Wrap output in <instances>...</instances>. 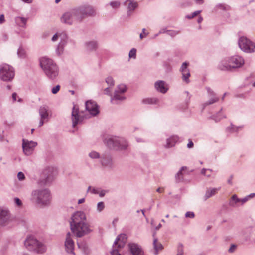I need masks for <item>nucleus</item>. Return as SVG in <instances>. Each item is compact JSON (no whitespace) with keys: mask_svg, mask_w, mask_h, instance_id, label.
I'll use <instances>...</instances> for the list:
<instances>
[{"mask_svg":"<svg viewBox=\"0 0 255 255\" xmlns=\"http://www.w3.org/2000/svg\"><path fill=\"white\" fill-rule=\"evenodd\" d=\"M11 221V217L9 210L6 208L0 206V224L2 226H6Z\"/></svg>","mask_w":255,"mask_h":255,"instance_id":"nucleus-17","label":"nucleus"},{"mask_svg":"<svg viewBox=\"0 0 255 255\" xmlns=\"http://www.w3.org/2000/svg\"><path fill=\"white\" fill-rule=\"evenodd\" d=\"M207 169H206V168H203L202 170H201V173L202 174V175H206V172H208L207 171Z\"/></svg>","mask_w":255,"mask_h":255,"instance_id":"nucleus-59","label":"nucleus"},{"mask_svg":"<svg viewBox=\"0 0 255 255\" xmlns=\"http://www.w3.org/2000/svg\"><path fill=\"white\" fill-rule=\"evenodd\" d=\"M128 237L125 234H121L117 236L116 240L114 241L113 247L115 246V247L118 248H122L124 247L126 243L127 242Z\"/></svg>","mask_w":255,"mask_h":255,"instance_id":"nucleus-21","label":"nucleus"},{"mask_svg":"<svg viewBox=\"0 0 255 255\" xmlns=\"http://www.w3.org/2000/svg\"><path fill=\"white\" fill-rule=\"evenodd\" d=\"M87 222L85 213L81 211L74 212L71 217L70 221L71 230Z\"/></svg>","mask_w":255,"mask_h":255,"instance_id":"nucleus-10","label":"nucleus"},{"mask_svg":"<svg viewBox=\"0 0 255 255\" xmlns=\"http://www.w3.org/2000/svg\"><path fill=\"white\" fill-rule=\"evenodd\" d=\"M85 201V199L84 198H81V199H80L78 200V203L79 204H82L83 203H84Z\"/></svg>","mask_w":255,"mask_h":255,"instance_id":"nucleus-61","label":"nucleus"},{"mask_svg":"<svg viewBox=\"0 0 255 255\" xmlns=\"http://www.w3.org/2000/svg\"><path fill=\"white\" fill-rule=\"evenodd\" d=\"M72 126L75 127L80 121L81 118L79 115L78 108L74 106L72 111Z\"/></svg>","mask_w":255,"mask_h":255,"instance_id":"nucleus-25","label":"nucleus"},{"mask_svg":"<svg viewBox=\"0 0 255 255\" xmlns=\"http://www.w3.org/2000/svg\"><path fill=\"white\" fill-rule=\"evenodd\" d=\"M128 146V142L123 137L113 136V149L125 150Z\"/></svg>","mask_w":255,"mask_h":255,"instance_id":"nucleus-14","label":"nucleus"},{"mask_svg":"<svg viewBox=\"0 0 255 255\" xmlns=\"http://www.w3.org/2000/svg\"><path fill=\"white\" fill-rule=\"evenodd\" d=\"M156 90L162 94H165L169 89L168 84L163 80H158L154 83Z\"/></svg>","mask_w":255,"mask_h":255,"instance_id":"nucleus-20","label":"nucleus"},{"mask_svg":"<svg viewBox=\"0 0 255 255\" xmlns=\"http://www.w3.org/2000/svg\"><path fill=\"white\" fill-rule=\"evenodd\" d=\"M178 140V136H172L167 139L165 147L167 148L172 147L175 145Z\"/></svg>","mask_w":255,"mask_h":255,"instance_id":"nucleus-28","label":"nucleus"},{"mask_svg":"<svg viewBox=\"0 0 255 255\" xmlns=\"http://www.w3.org/2000/svg\"><path fill=\"white\" fill-rule=\"evenodd\" d=\"M37 145L36 142L33 141H29L26 139L22 140V149L23 153L27 156L31 155Z\"/></svg>","mask_w":255,"mask_h":255,"instance_id":"nucleus-18","label":"nucleus"},{"mask_svg":"<svg viewBox=\"0 0 255 255\" xmlns=\"http://www.w3.org/2000/svg\"><path fill=\"white\" fill-rule=\"evenodd\" d=\"M15 75L13 68L7 64L0 65V79L4 81H11Z\"/></svg>","mask_w":255,"mask_h":255,"instance_id":"nucleus-8","label":"nucleus"},{"mask_svg":"<svg viewBox=\"0 0 255 255\" xmlns=\"http://www.w3.org/2000/svg\"><path fill=\"white\" fill-rule=\"evenodd\" d=\"M201 10L195 11L193 13H192L191 15H187L186 16V17L189 19H192V18H194V17H195L196 16L198 15L199 14H200L201 13Z\"/></svg>","mask_w":255,"mask_h":255,"instance_id":"nucleus-44","label":"nucleus"},{"mask_svg":"<svg viewBox=\"0 0 255 255\" xmlns=\"http://www.w3.org/2000/svg\"><path fill=\"white\" fill-rule=\"evenodd\" d=\"M106 82L107 84L108 87H106L104 90V93L105 94L110 95L111 91V85H112V77H108L106 79Z\"/></svg>","mask_w":255,"mask_h":255,"instance_id":"nucleus-36","label":"nucleus"},{"mask_svg":"<svg viewBox=\"0 0 255 255\" xmlns=\"http://www.w3.org/2000/svg\"><path fill=\"white\" fill-rule=\"evenodd\" d=\"M136 56V49L135 48H132L130 50L129 52V58L135 59Z\"/></svg>","mask_w":255,"mask_h":255,"instance_id":"nucleus-43","label":"nucleus"},{"mask_svg":"<svg viewBox=\"0 0 255 255\" xmlns=\"http://www.w3.org/2000/svg\"><path fill=\"white\" fill-rule=\"evenodd\" d=\"M167 30L166 29V28H163L162 29H161L159 32V34H162V33H166V31Z\"/></svg>","mask_w":255,"mask_h":255,"instance_id":"nucleus-62","label":"nucleus"},{"mask_svg":"<svg viewBox=\"0 0 255 255\" xmlns=\"http://www.w3.org/2000/svg\"><path fill=\"white\" fill-rule=\"evenodd\" d=\"M40 65L48 78L54 79L58 75V68L53 61L46 57L40 59Z\"/></svg>","mask_w":255,"mask_h":255,"instance_id":"nucleus-4","label":"nucleus"},{"mask_svg":"<svg viewBox=\"0 0 255 255\" xmlns=\"http://www.w3.org/2000/svg\"><path fill=\"white\" fill-rule=\"evenodd\" d=\"M14 202L15 205H16L18 207H21L22 206V202L17 197H15L14 198Z\"/></svg>","mask_w":255,"mask_h":255,"instance_id":"nucleus-47","label":"nucleus"},{"mask_svg":"<svg viewBox=\"0 0 255 255\" xmlns=\"http://www.w3.org/2000/svg\"><path fill=\"white\" fill-rule=\"evenodd\" d=\"M74 235L78 238L82 237L89 233H90L92 230L90 229L89 224L86 222L81 225L71 230Z\"/></svg>","mask_w":255,"mask_h":255,"instance_id":"nucleus-12","label":"nucleus"},{"mask_svg":"<svg viewBox=\"0 0 255 255\" xmlns=\"http://www.w3.org/2000/svg\"><path fill=\"white\" fill-rule=\"evenodd\" d=\"M130 252L132 255H144V252L140 245L134 243L128 245Z\"/></svg>","mask_w":255,"mask_h":255,"instance_id":"nucleus-22","label":"nucleus"},{"mask_svg":"<svg viewBox=\"0 0 255 255\" xmlns=\"http://www.w3.org/2000/svg\"><path fill=\"white\" fill-rule=\"evenodd\" d=\"M166 33L171 37H174L180 33V31L168 30L166 31Z\"/></svg>","mask_w":255,"mask_h":255,"instance_id":"nucleus-42","label":"nucleus"},{"mask_svg":"<svg viewBox=\"0 0 255 255\" xmlns=\"http://www.w3.org/2000/svg\"><path fill=\"white\" fill-rule=\"evenodd\" d=\"M108 192V191L107 190H101L100 189H99V193H98V194H99V196L100 197H104L105 194Z\"/></svg>","mask_w":255,"mask_h":255,"instance_id":"nucleus-52","label":"nucleus"},{"mask_svg":"<svg viewBox=\"0 0 255 255\" xmlns=\"http://www.w3.org/2000/svg\"><path fill=\"white\" fill-rule=\"evenodd\" d=\"M80 21L88 16H93L96 15V9L89 4H83L75 8Z\"/></svg>","mask_w":255,"mask_h":255,"instance_id":"nucleus-7","label":"nucleus"},{"mask_svg":"<svg viewBox=\"0 0 255 255\" xmlns=\"http://www.w3.org/2000/svg\"><path fill=\"white\" fill-rule=\"evenodd\" d=\"M67 38V35L65 32H57L52 36L51 40L53 42H55L57 41L58 39H60V41H63L64 40H66Z\"/></svg>","mask_w":255,"mask_h":255,"instance_id":"nucleus-29","label":"nucleus"},{"mask_svg":"<svg viewBox=\"0 0 255 255\" xmlns=\"http://www.w3.org/2000/svg\"><path fill=\"white\" fill-rule=\"evenodd\" d=\"M242 127H236L233 125H231L230 127H229L228 129H230L232 132H236L239 129L241 128Z\"/></svg>","mask_w":255,"mask_h":255,"instance_id":"nucleus-46","label":"nucleus"},{"mask_svg":"<svg viewBox=\"0 0 255 255\" xmlns=\"http://www.w3.org/2000/svg\"><path fill=\"white\" fill-rule=\"evenodd\" d=\"M184 253L183 246L182 244H179L177 248V254L183 255Z\"/></svg>","mask_w":255,"mask_h":255,"instance_id":"nucleus-45","label":"nucleus"},{"mask_svg":"<svg viewBox=\"0 0 255 255\" xmlns=\"http://www.w3.org/2000/svg\"><path fill=\"white\" fill-rule=\"evenodd\" d=\"M88 155L89 157L92 159H97L100 158V154L95 151H91Z\"/></svg>","mask_w":255,"mask_h":255,"instance_id":"nucleus-40","label":"nucleus"},{"mask_svg":"<svg viewBox=\"0 0 255 255\" xmlns=\"http://www.w3.org/2000/svg\"><path fill=\"white\" fill-rule=\"evenodd\" d=\"M194 144L193 142L191 140H189V142L187 144V147L188 148H191L193 147Z\"/></svg>","mask_w":255,"mask_h":255,"instance_id":"nucleus-56","label":"nucleus"},{"mask_svg":"<svg viewBox=\"0 0 255 255\" xmlns=\"http://www.w3.org/2000/svg\"><path fill=\"white\" fill-rule=\"evenodd\" d=\"M128 88L125 84H120L117 86L114 91L113 100H118L120 101H124L126 99L125 93L127 91Z\"/></svg>","mask_w":255,"mask_h":255,"instance_id":"nucleus-13","label":"nucleus"},{"mask_svg":"<svg viewBox=\"0 0 255 255\" xmlns=\"http://www.w3.org/2000/svg\"><path fill=\"white\" fill-rule=\"evenodd\" d=\"M102 140L104 144L107 147L101 157V163L102 166H107L112 161V135L110 130L105 131L102 135Z\"/></svg>","mask_w":255,"mask_h":255,"instance_id":"nucleus-3","label":"nucleus"},{"mask_svg":"<svg viewBox=\"0 0 255 255\" xmlns=\"http://www.w3.org/2000/svg\"><path fill=\"white\" fill-rule=\"evenodd\" d=\"M125 4L127 6V15L128 16H130L137 7L138 3L133 0H127Z\"/></svg>","mask_w":255,"mask_h":255,"instance_id":"nucleus-24","label":"nucleus"},{"mask_svg":"<svg viewBox=\"0 0 255 255\" xmlns=\"http://www.w3.org/2000/svg\"><path fill=\"white\" fill-rule=\"evenodd\" d=\"M229 205L232 207H238L240 205V198L236 194L233 195L229 201Z\"/></svg>","mask_w":255,"mask_h":255,"instance_id":"nucleus-31","label":"nucleus"},{"mask_svg":"<svg viewBox=\"0 0 255 255\" xmlns=\"http://www.w3.org/2000/svg\"><path fill=\"white\" fill-rule=\"evenodd\" d=\"M159 100L155 97L147 98L142 100V103L144 104H156Z\"/></svg>","mask_w":255,"mask_h":255,"instance_id":"nucleus-37","label":"nucleus"},{"mask_svg":"<svg viewBox=\"0 0 255 255\" xmlns=\"http://www.w3.org/2000/svg\"><path fill=\"white\" fill-rule=\"evenodd\" d=\"M64 246L66 253L69 254L75 255L74 249L75 244L73 239V236L70 232H68L66 235Z\"/></svg>","mask_w":255,"mask_h":255,"instance_id":"nucleus-15","label":"nucleus"},{"mask_svg":"<svg viewBox=\"0 0 255 255\" xmlns=\"http://www.w3.org/2000/svg\"><path fill=\"white\" fill-rule=\"evenodd\" d=\"M31 200L40 207L49 205L51 202L52 196L48 188H39L33 190L31 193Z\"/></svg>","mask_w":255,"mask_h":255,"instance_id":"nucleus-1","label":"nucleus"},{"mask_svg":"<svg viewBox=\"0 0 255 255\" xmlns=\"http://www.w3.org/2000/svg\"><path fill=\"white\" fill-rule=\"evenodd\" d=\"M156 233H154L153 234V237H154L153 240V246L155 250V255L158 254V251L161 250L163 248L162 245L160 243H158L157 242L158 240L155 237Z\"/></svg>","mask_w":255,"mask_h":255,"instance_id":"nucleus-35","label":"nucleus"},{"mask_svg":"<svg viewBox=\"0 0 255 255\" xmlns=\"http://www.w3.org/2000/svg\"><path fill=\"white\" fill-rule=\"evenodd\" d=\"M86 109L93 116L97 115L99 111L96 103L91 100L88 101L85 104Z\"/></svg>","mask_w":255,"mask_h":255,"instance_id":"nucleus-19","label":"nucleus"},{"mask_svg":"<svg viewBox=\"0 0 255 255\" xmlns=\"http://www.w3.org/2000/svg\"><path fill=\"white\" fill-rule=\"evenodd\" d=\"M186 169L187 167L186 166H182L180 170L176 173L175 178L177 183H180L183 181L184 176L183 171Z\"/></svg>","mask_w":255,"mask_h":255,"instance_id":"nucleus-30","label":"nucleus"},{"mask_svg":"<svg viewBox=\"0 0 255 255\" xmlns=\"http://www.w3.org/2000/svg\"><path fill=\"white\" fill-rule=\"evenodd\" d=\"M121 5V3L118 1H113V8L117 9Z\"/></svg>","mask_w":255,"mask_h":255,"instance_id":"nucleus-53","label":"nucleus"},{"mask_svg":"<svg viewBox=\"0 0 255 255\" xmlns=\"http://www.w3.org/2000/svg\"><path fill=\"white\" fill-rule=\"evenodd\" d=\"M222 110V109L220 110L216 115L212 116V118L216 122H219L222 118H226V116L221 113Z\"/></svg>","mask_w":255,"mask_h":255,"instance_id":"nucleus-38","label":"nucleus"},{"mask_svg":"<svg viewBox=\"0 0 255 255\" xmlns=\"http://www.w3.org/2000/svg\"><path fill=\"white\" fill-rule=\"evenodd\" d=\"M5 21L4 16L3 14H1L0 16V24H2Z\"/></svg>","mask_w":255,"mask_h":255,"instance_id":"nucleus-57","label":"nucleus"},{"mask_svg":"<svg viewBox=\"0 0 255 255\" xmlns=\"http://www.w3.org/2000/svg\"><path fill=\"white\" fill-rule=\"evenodd\" d=\"M113 255H121V254L119 253V252L113 248Z\"/></svg>","mask_w":255,"mask_h":255,"instance_id":"nucleus-58","label":"nucleus"},{"mask_svg":"<svg viewBox=\"0 0 255 255\" xmlns=\"http://www.w3.org/2000/svg\"><path fill=\"white\" fill-rule=\"evenodd\" d=\"M206 89L210 96H212V97L204 104V106L211 105L214 103L218 102L219 100V97L216 96V94L214 92V91L212 90H211L209 87L206 88Z\"/></svg>","mask_w":255,"mask_h":255,"instance_id":"nucleus-26","label":"nucleus"},{"mask_svg":"<svg viewBox=\"0 0 255 255\" xmlns=\"http://www.w3.org/2000/svg\"><path fill=\"white\" fill-rule=\"evenodd\" d=\"M86 49L88 51H94L98 48V43L96 41H91L86 43Z\"/></svg>","mask_w":255,"mask_h":255,"instance_id":"nucleus-33","label":"nucleus"},{"mask_svg":"<svg viewBox=\"0 0 255 255\" xmlns=\"http://www.w3.org/2000/svg\"><path fill=\"white\" fill-rule=\"evenodd\" d=\"M220 189V188H210L207 189L204 197V200H207L208 198L215 195Z\"/></svg>","mask_w":255,"mask_h":255,"instance_id":"nucleus-27","label":"nucleus"},{"mask_svg":"<svg viewBox=\"0 0 255 255\" xmlns=\"http://www.w3.org/2000/svg\"><path fill=\"white\" fill-rule=\"evenodd\" d=\"M54 171L53 167H46L42 171L38 184L39 185H46L51 183L54 180Z\"/></svg>","mask_w":255,"mask_h":255,"instance_id":"nucleus-9","label":"nucleus"},{"mask_svg":"<svg viewBox=\"0 0 255 255\" xmlns=\"http://www.w3.org/2000/svg\"><path fill=\"white\" fill-rule=\"evenodd\" d=\"M27 19L23 17H16L15 18L16 24L20 27H25L27 23Z\"/></svg>","mask_w":255,"mask_h":255,"instance_id":"nucleus-32","label":"nucleus"},{"mask_svg":"<svg viewBox=\"0 0 255 255\" xmlns=\"http://www.w3.org/2000/svg\"><path fill=\"white\" fill-rule=\"evenodd\" d=\"M236 245L235 244H232L230 247V248L228 249V252L229 253H233L235 252L236 249Z\"/></svg>","mask_w":255,"mask_h":255,"instance_id":"nucleus-54","label":"nucleus"},{"mask_svg":"<svg viewBox=\"0 0 255 255\" xmlns=\"http://www.w3.org/2000/svg\"><path fill=\"white\" fill-rule=\"evenodd\" d=\"M60 88V86L59 85H56L55 87L52 88L51 91L52 93L54 94H55L58 93Z\"/></svg>","mask_w":255,"mask_h":255,"instance_id":"nucleus-50","label":"nucleus"},{"mask_svg":"<svg viewBox=\"0 0 255 255\" xmlns=\"http://www.w3.org/2000/svg\"><path fill=\"white\" fill-rule=\"evenodd\" d=\"M17 178L19 180L22 181L24 180L25 177L23 172H19L17 174Z\"/></svg>","mask_w":255,"mask_h":255,"instance_id":"nucleus-51","label":"nucleus"},{"mask_svg":"<svg viewBox=\"0 0 255 255\" xmlns=\"http://www.w3.org/2000/svg\"><path fill=\"white\" fill-rule=\"evenodd\" d=\"M99 189L100 188L92 187V186H90L87 188V192H90L93 194H98Z\"/></svg>","mask_w":255,"mask_h":255,"instance_id":"nucleus-41","label":"nucleus"},{"mask_svg":"<svg viewBox=\"0 0 255 255\" xmlns=\"http://www.w3.org/2000/svg\"><path fill=\"white\" fill-rule=\"evenodd\" d=\"M186 218H194L195 217V214L193 212L188 211L185 214Z\"/></svg>","mask_w":255,"mask_h":255,"instance_id":"nucleus-48","label":"nucleus"},{"mask_svg":"<svg viewBox=\"0 0 255 255\" xmlns=\"http://www.w3.org/2000/svg\"><path fill=\"white\" fill-rule=\"evenodd\" d=\"M238 45L240 49L246 53H252L255 51V43L246 37H241L238 40Z\"/></svg>","mask_w":255,"mask_h":255,"instance_id":"nucleus-11","label":"nucleus"},{"mask_svg":"<svg viewBox=\"0 0 255 255\" xmlns=\"http://www.w3.org/2000/svg\"><path fill=\"white\" fill-rule=\"evenodd\" d=\"M105 208V204L103 202H99L96 206V211L98 213L102 212Z\"/></svg>","mask_w":255,"mask_h":255,"instance_id":"nucleus-39","label":"nucleus"},{"mask_svg":"<svg viewBox=\"0 0 255 255\" xmlns=\"http://www.w3.org/2000/svg\"><path fill=\"white\" fill-rule=\"evenodd\" d=\"M244 62L243 58L239 55L226 57L219 62L218 68L221 70L230 71L241 67Z\"/></svg>","mask_w":255,"mask_h":255,"instance_id":"nucleus-2","label":"nucleus"},{"mask_svg":"<svg viewBox=\"0 0 255 255\" xmlns=\"http://www.w3.org/2000/svg\"><path fill=\"white\" fill-rule=\"evenodd\" d=\"M38 113L40 117L38 127L42 126L44 122H47L51 117L49 114L48 108L46 105H43L39 107Z\"/></svg>","mask_w":255,"mask_h":255,"instance_id":"nucleus-16","label":"nucleus"},{"mask_svg":"<svg viewBox=\"0 0 255 255\" xmlns=\"http://www.w3.org/2000/svg\"><path fill=\"white\" fill-rule=\"evenodd\" d=\"M17 54L19 57L23 58L25 56V51L23 49L19 48L17 51Z\"/></svg>","mask_w":255,"mask_h":255,"instance_id":"nucleus-49","label":"nucleus"},{"mask_svg":"<svg viewBox=\"0 0 255 255\" xmlns=\"http://www.w3.org/2000/svg\"><path fill=\"white\" fill-rule=\"evenodd\" d=\"M188 63L185 62H184L180 68V71L182 75V79L186 83L189 82V78L190 76V71L188 69Z\"/></svg>","mask_w":255,"mask_h":255,"instance_id":"nucleus-23","label":"nucleus"},{"mask_svg":"<svg viewBox=\"0 0 255 255\" xmlns=\"http://www.w3.org/2000/svg\"><path fill=\"white\" fill-rule=\"evenodd\" d=\"M60 21L62 23L72 25L80 22V20H79L76 9L74 8L64 12L60 17Z\"/></svg>","mask_w":255,"mask_h":255,"instance_id":"nucleus-6","label":"nucleus"},{"mask_svg":"<svg viewBox=\"0 0 255 255\" xmlns=\"http://www.w3.org/2000/svg\"><path fill=\"white\" fill-rule=\"evenodd\" d=\"M249 200V197L246 196L242 199L240 198V205H243Z\"/></svg>","mask_w":255,"mask_h":255,"instance_id":"nucleus-55","label":"nucleus"},{"mask_svg":"<svg viewBox=\"0 0 255 255\" xmlns=\"http://www.w3.org/2000/svg\"><path fill=\"white\" fill-rule=\"evenodd\" d=\"M84 251L86 254H88L89 253V250L88 247H85L84 249Z\"/></svg>","mask_w":255,"mask_h":255,"instance_id":"nucleus-64","label":"nucleus"},{"mask_svg":"<svg viewBox=\"0 0 255 255\" xmlns=\"http://www.w3.org/2000/svg\"><path fill=\"white\" fill-rule=\"evenodd\" d=\"M217 7H218L219 8L223 9H224L225 8V6L222 4H219L217 5Z\"/></svg>","mask_w":255,"mask_h":255,"instance_id":"nucleus-63","label":"nucleus"},{"mask_svg":"<svg viewBox=\"0 0 255 255\" xmlns=\"http://www.w3.org/2000/svg\"><path fill=\"white\" fill-rule=\"evenodd\" d=\"M24 246L29 251L37 254H43L46 251V245L32 236H29L24 241Z\"/></svg>","mask_w":255,"mask_h":255,"instance_id":"nucleus-5","label":"nucleus"},{"mask_svg":"<svg viewBox=\"0 0 255 255\" xmlns=\"http://www.w3.org/2000/svg\"><path fill=\"white\" fill-rule=\"evenodd\" d=\"M16 97H17V94L16 93H13L12 95V98L14 102L16 100Z\"/></svg>","mask_w":255,"mask_h":255,"instance_id":"nucleus-60","label":"nucleus"},{"mask_svg":"<svg viewBox=\"0 0 255 255\" xmlns=\"http://www.w3.org/2000/svg\"><path fill=\"white\" fill-rule=\"evenodd\" d=\"M66 44V40H64L63 41L62 40L60 41L56 49V53L57 55H60L63 53V49Z\"/></svg>","mask_w":255,"mask_h":255,"instance_id":"nucleus-34","label":"nucleus"}]
</instances>
